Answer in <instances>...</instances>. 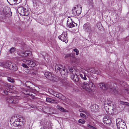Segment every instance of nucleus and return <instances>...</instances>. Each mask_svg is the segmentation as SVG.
<instances>
[{
  "label": "nucleus",
  "instance_id": "1",
  "mask_svg": "<svg viewBox=\"0 0 129 129\" xmlns=\"http://www.w3.org/2000/svg\"><path fill=\"white\" fill-rule=\"evenodd\" d=\"M20 55V56L16 57L17 60L19 61L22 60L31 67H33L35 66V63L34 61L27 60L26 59L27 56H31V53L30 51L27 50L24 52H21Z\"/></svg>",
  "mask_w": 129,
  "mask_h": 129
},
{
  "label": "nucleus",
  "instance_id": "2",
  "mask_svg": "<svg viewBox=\"0 0 129 129\" xmlns=\"http://www.w3.org/2000/svg\"><path fill=\"white\" fill-rule=\"evenodd\" d=\"M98 86L100 88L104 90L109 89H110L111 91H112L113 94H116L118 93V91L116 88L113 87L112 85H108L107 84H105L104 83H100Z\"/></svg>",
  "mask_w": 129,
  "mask_h": 129
},
{
  "label": "nucleus",
  "instance_id": "3",
  "mask_svg": "<svg viewBox=\"0 0 129 129\" xmlns=\"http://www.w3.org/2000/svg\"><path fill=\"white\" fill-rule=\"evenodd\" d=\"M55 69L56 72L59 71L61 75H65L68 73L67 69L64 68L62 65H56L55 67Z\"/></svg>",
  "mask_w": 129,
  "mask_h": 129
},
{
  "label": "nucleus",
  "instance_id": "4",
  "mask_svg": "<svg viewBox=\"0 0 129 129\" xmlns=\"http://www.w3.org/2000/svg\"><path fill=\"white\" fill-rule=\"evenodd\" d=\"M44 75L45 77L50 81H56L57 80V77L50 72H45Z\"/></svg>",
  "mask_w": 129,
  "mask_h": 129
},
{
  "label": "nucleus",
  "instance_id": "5",
  "mask_svg": "<svg viewBox=\"0 0 129 129\" xmlns=\"http://www.w3.org/2000/svg\"><path fill=\"white\" fill-rule=\"evenodd\" d=\"M67 31H64L62 34L59 36L58 38L63 42H65L66 43H67L68 42L67 40Z\"/></svg>",
  "mask_w": 129,
  "mask_h": 129
},
{
  "label": "nucleus",
  "instance_id": "6",
  "mask_svg": "<svg viewBox=\"0 0 129 129\" xmlns=\"http://www.w3.org/2000/svg\"><path fill=\"white\" fill-rule=\"evenodd\" d=\"M116 124L117 129H119L121 127H123L126 126L125 122L122 119H118L116 120Z\"/></svg>",
  "mask_w": 129,
  "mask_h": 129
},
{
  "label": "nucleus",
  "instance_id": "7",
  "mask_svg": "<svg viewBox=\"0 0 129 129\" xmlns=\"http://www.w3.org/2000/svg\"><path fill=\"white\" fill-rule=\"evenodd\" d=\"M7 102L9 103L15 104L17 103L18 102V97L15 96H10L8 97L6 100Z\"/></svg>",
  "mask_w": 129,
  "mask_h": 129
},
{
  "label": "nucleus",
  "instance_id": "8",
  "mask_svg": "<svg viewBox=\"0 0 129 129\" xmlns=\"http://www.w3.org/2000/svg\"><path fill=\"white\" fill-rule=\"evenodd\" d=\"M24 122V120L23 117H21L15 120L13 124L15 126H21L23 125Z\"/></svg>",
  "mask_w": 129,
  "mask_h": 129
},
{
  "label": "nucleus",
  "instance_id": "9",
  "mask_svg": "<svg viewBox=\"0 0 129 129\" xmlns=\"http://www.w3.org/2000/svg\"><path fill=\"white\" fill-rule=\"evenodd\" d=\"M5 87H2L4 92L6 94H9V93H11V86L8 84H5Z\"/></svg>",
  "mask_w": 129,
  "mask_h": 129
},
{
  "label": "nucleus",
  "instance_id": "10",
  "mask_svg": "<svg viewBox=\"0 0 129 129\" xmlns=\"http://www.w3.org/2000/svg\"><path fill=\"white\" fill-rule=\"evenodd\" d=\"M83 29L85 32L90 34L92 31V29L91 25L90 23H87L83 25Z\"/></svg>",
  "mask_w": 129,
  "mask_h": 129
},
{
  "label": "nucleus",
  "instance_id": "11",
  "mask_svg": "<svg viewBox=\"0 0 129 129\" xmlns=\"http://www.w3.org/2000/svg\"><path fill=\"white\" fill-rule=\"evenodd\" d=\"M25 10V8L22 7H19L18 9V13L22 15L27 16V15H26V12Z\"/></svg>",
  "mask_w": 129,
  "mask_h": 129
},
{
  "label": "nucleus",
  "instance_id": "12",
  "mask_svg": "<svg viewBox=\"0 0 129 129\" xmlns=\"http://www.w3.org/2000/svg\"><path fill=\"white\" fill-rule=\"evenodd\" d=\"M82 88L86 91L90 92L91 91L89 84L86 82H84L82 86Z\"/></svg>",
  "mask_w": 129,
  "mask_h": 129
},
{
  "label": "nucleus",
  "instance_id": "13",
  "mask_svg": "<svg viewBox=\"0 0 129 129\" xmlns=\"http://www.w3.org/2000/svg\"><path fill=\"white\" fill-rule=\"evenodd\" d=\"M12 65L11 62H6L2 64V66L3 67L10 69V68Z\"/></svg>",
  "mask_w": 129,
  "mask_h": 129
},
{
  "label": "nucleus",
  "instance_id": "14",
  "mask_svg": "<svg viewBox=\"0 0 129 129\" xmlns=\"http://www.w3.org/2000/svg\"><path fill=\"white\" fill-rule=\"evenodd\" d=\"M71 78L75 82H77L79 80L78 77L76 74H72L71 76Z\"/></svg>",
  "mask_w": 129,
  "mask_h": 129
},
{
  "label": "nucleus",
  "instance_id": "15",
  "mask_svg": "<svg viewBox=\"0 0 129 129\" xmlns=\"http://www.w3.org/2000/svg\"><path fill=\"white\" fill-rule=\"evenodd\" d=\"M89 70L92 73H95L98 75H100L101 73L100 71L98 69H95L94 68L89 69Z\"/></svg>",
  "mask_w": 129,
  "mask_h": 129
},
{
  "label": "nucleus",
  "instance_id": "16",
  "mask_svg": "<svg viewBox=\"0 0 129 129\" xmlns=\"http://www.w3.org/2000/svg\"><path fill=\"white\" fill-rule=\"evenodd\" d=\"M68 57H70L71 61L73 62L75 60V55L72 54H66L65 56V58H66Z\"/></svg>",
  "mask_w": 129,
  "mask_h": 129
},
{
  "label": "nucleus",
  "instance_id": "17",
  "mask_svg": "<svg viewBox=\"0 0 129 129\" xmlns=\"http://www.w3.org/2000/svg\"><path fill=\"white\" fill-rule=\"evenodd\" d=\"M107 105L110 106H111L112 105L113 106V103L111 100L108 99L107 101H105L104 103L105 107H107Z\"/></svg>",
  "mask_w": 129,
  "mask_h": 129
},
{
  "label": "nucleus",
  "instance_id": "18",
  "mask_svg": "<svg viewBox=\"0 0 129 129\" xmlns=\"http://www.w3.org/2000/svg\"><path fill=\"white\" fill-rule=\"evenodd\" d=\"M98 105H93L91 107V110L95 112L98 111Z\"/></svg>",
  "mask_w": 129,
  "mask_h": 129
},
{
  "label": "nucleus",
  "instance_id": "19",
  "mask_svg": "<svg viewBox=\"0 0 129 129\" xmlns=\"http://www.w3.org/2000/svg\"><path fill=\"white\" fill-rule=\"evenodd\" d=\"M10 9L8 7H5L4 8L3 12L5 14H8L10 12Z\"/></svg>",
  "mask_w": 129,
  "mask_h": 129
},
{
  "label": "nucleus",
  "instance_id": "20",
  "mask_svg": "<svg viewBox=\"0 0 129 129\" xmlns=\"http://www.w3.org/2000/svg\"><path fill=\"white\" fill-rule=\"evenodd\" d=\"M103 121L104 123L110 124L111 122V120L109 118H105L103 119Z\"/></svg>",
  "mask_w": 129,
  "mask_h": 129
},
{
  "label": "nucleus",
  "instance_id": "21",
  "mask_svg": "<svg viewBox=\"0 0 129 129\" xmlns=\"http://www.w3.org/2000/svg\"><path fill=\"white\" fill-rule=\"evenodd\" d=\"M25 86L28 88H30L31 89L34 90L33 88H32V87H31V86L32 85V84L30 82L27 81L25 83Z\"/></svg>",
  "mask_w": 129,
  "mask_h": 129
},
{
  "label": "nucleus",
  "instance_id": "22",
  "mask_svg": "<svg viewBox=\"0 0 129 129\" xmlns=\"http://www.w3.org/2000/svg\"><path fill=\"white\" fill-rule=\"evenodd\" d=\"M56 107L58 109L60 110L61 112H68L67 110L59 105H57Z\"/></svg>",
  "mask_w": 129,
  "mask_h": 129
},
{
  "label": "nucleus",
  "instance_id": "23",
  "mask_svg": "<svg viewBox=\"0 0 129 129\" xmlns=\"http://www.w3.org/2000/svg\"><path fill=\"white\" fill-rule=\"evenodd\" d=\"M67 25L68 27L70 28H72L75 26H77V24L73 22L72 23H68V24H67Z\"/></svg>",
  "mask_w": 129,
  "mask_h": 129
},
{
  "label": "nucleus",
  "instance_id": "24",
  "mask_svg": "<svg viewBox=\"0 0 129 129\" xmlns=\"http://www.w3.org/2000/svg\"><path fill=\"white\" fill-rule=\"evenodd\" d=\"M80 76L81 78L84 80H86L87 79L86 76V75L84 73H83L82 74H80Z\"/></svg>",
  "mask_w": 129,
  "mask_h": 129
},
{
  "label": "nucleus",
  "instance_id": "25",
  "mask_svg": "<svg viewBox=\"0 0 129 129\" xmlns=\"http://www.w3.org/2000/svg\"><path fill=\"white\" fill-rule=\"evenodd\" d=\"M10 69L14 71H16L17 70V67L15 64H13L10 68Z\"/></svg>",
  "mask_w": 129,
  "mask_h": 129
},
{
  "label": "nucleus",
  "instance_id": "26",
  "mask_svg": "<svg viewBox=\"0 0 129 129\" xmlns=\"http://www.w3.org/2000/svg\"><path fill=\"white\" fill-rule=\"evenodd\" d=\"M46 101L47 102L49 103H53L54 101H55L52 98H46Z\"/></svg>",
  "mask_w": 129,
  "mask_h": 129
},
{
  "label": "nucleus",
  "instance_id": "27",
  "mask_svg": "<svg viewBox=\"0 0 129 129\" xmlns=\"http://www.w3.org/2000/svg\"><path fill=\"white\" fill-rule=\"evenodd\" d=\"M76 7H74L73 9L72 10V12L73 15L77 16V10H76Z\"/></svg>",
  "mask_w": 129,
  "mask_h": 129
},
{
  "label": "nucleus",
  "instance_id": "28",
  "mask_svg": "<svg viewBox=\"0 0 129 129\" xmlns=\"http://www.w3.org/2000/svg\"><path fill=\"white\" fill-rule=\"evenodd\" d=\"M9 3L8 2V3L9 4L12 5H13L15 4L16 3V2L17 0H9Z\"/></svg>",
  "mask_w": 129,
  "mask_h": 129
},
{
  "label": "nucleus",
  "instance_id": "29",
  "mask_svg": "<svg viewBox=\"0 0 129 129\" xmlns=\"http://www.w3.org/2000/svg\"><path fill=\"white\" fill-rule=\"evenodd\" d=\"M8 81L11 83H13L15 82L13 78L10 77L8 78Z\"/></svg>",
  "mask_w": 129,
  "mask_h": 129
},
{
  "label": "nucleus",
  "instance_id": "30",
  "mask_svg": "<svg viewBox=\"0 0 129 129\" xmlns=\"http://www.w3.org/2000/svg\"><path fill=\"white\" fill-rule=\"evenodd\" d=\"M89 85L90 87H91L92 88H94L95 87L94 84L90 81L89 82Z\"/></svg>",
  "mask_w": 129,
  "mask_h": 129
},
{
  "label": "nucleus",
  "instance_id": "31",
  "mask_svg": "<svg viewBox=\"0 0 129 129\" xmlns=\"http://www.w3.org/2000/svg\"><path fill=\"white\" fill-rule=\"evenodd\" d=\"M63 96L62 94L58 92V94H57V95L56 96L57 98L61 99L62 98Z\"/></svg>",
  "mask_w": 129,
  "mask_h": 129
},
{
  "label": "nucleus",
  "instance_id": "32",
  "mask_svg": "<svg viewBox=\"0 0 129 129\" xmlns=\"http://www.w3.org/2000/svg\"><path fill=\"white\" fill-rule=\"evenodd\" d=\"M81 9H79L78 10H77V16L79 15H80L81 13Z\"/></svg>",
  "mask_w": 129,
  "mask_h": 129
},
{
  "label": "nucleus",
  "instance_id": "33",
  "mask_svg": "<svg viewBox=\"0 0 129 129\" xmlns=\"http://www.w3.org/2000/svg\"><path fill=\"white\" fill-rule=\"evenodd\" d=\"M78 122L82 124H84L85 123V121L84 119H80L78 120Z\"/></svg>",
  "mask_w": 129,
  "mask_h": 129
},
{
  "label": "nucleus",
  "instance_id": "34",
  "mask_svg": "<svg viewBox=\"0 0 129 129\" xmlns=\"http://www.w3.org/2000/svg\"><path fill=\"white\" fill-rule=\"evenodd\" d=\"M15 50V48L14 47H12L10 50V52L11 53H12L14 52Z\"/></svg>",
  "mask_w": 129,
  "mask_h": 129
},
{
  "label": "nucleus",
  "instance_id": "35",
  "mask_svg": "<svg viewBox=\"0 0 129 129\" xmlns=\"http://www.w3.org/2000/svg\"><path fill=\"white\" fill-rule=\"evenodd\" d=\"M73 21L71 18L70 17L68 18V20L67 21V24H68L69 23H73Z\"/></svg>",
  "mask_w": 129,
  "mask_h": 129
},
{
  "label": "nucleus",
  "instance_id": "36",
  "mask_svg": "<svg viewBox=\"0 0 129 129\" xmlns=\"http://www.w3.org/2000/svg\"><path fill=\"white\" fill-rule=\"evenodd\" d=\"M87 126L88 127L91 129H99L98 128H96L95 127L91 125H90L88 124L87 125Z\"/></svg>",
  "mask_w": 129,
  "mask_h": 129
},
{
  "label": "nucleus",
  "instance_id": "37",
  "mask_svg": "<svg viewBox=\"0 0 129 129\" xmlns=\"http://www.w3.org/2000/svg\"><path fill=\"white\" fill-rule=\"evenodd\" d=\"M27 95L30 96H35V93L30 91L29 93H27Z\"/></svg>",
  "mask_w": 129,
  "mask_h": 129
},
{
  "label": "nucleus",
  "instance_id": "38",
  "mask_svg": "<svg viewBox=\"0 0 129 129\" xmlns=\"http://www.w3.org/2000/svg\"><path fill=\"white\" fill-rule=\"evenodd\" d=\"M96 79L95 78H94L93 79H91L89 81L94 84L95 83H96Z\"/></svg>",
  "mask_w": 129,
  "mask_h": 129
},
{
  "label": "nucleus",
  "instance_id": "39",
  "mask_svg": "<svg viewBox=\"0 0 129 129\" xmlns=\"http://www.w3.org/2000/svg\"><path fill=\"white\" fill-rule=\"evenodd\" d=\"M73 51H74L76 52V55H77L79 54V51L77 49H74Z\"/></svg>",
  "mask_w": 129,
  "mask_h": 129
},
{
  "label": "nucleus",
  "instance_id": "40",
  "mask_svg": "<svg viewBox=\"0 0 129 129\" xmlns=\"http://www.w3.org/2000/svg\"><path fill=\"white\" fill-rule=\"evenodd\" d=\"M30 91L29 90H25L24 91V92L25 94L27 95V93H29Z\"/></svg>",
  "mask_w": 129,
  "mask_h": 129
},
{
  "label": "nucleus",
  "instance_id": "41",
  "mask_svg": "<svg viewBox=\"0 0 129 129\" xmlns=\"http://www.w3.org/2000/svg\"><path fill=\"white\" fill-rule=\"evenodd\" d=\"M51 93L54 96H56L57 94H58V92H52V93Z\"/></svg>",
  "mask_w": 129,
  "mask_h": 129
},
{
  "label": "nucleus",
  "instance_id": "42",
  "mask_svg": "<svg viewBox=\"0 0 129 129\" xmlns=\"http://www.w3.org/2000/svg\"><path fill=\"white\" fill-rule=\"evenodd\" d=\"M120 104H123V105L125 104V105H128L129 104H128V103L127 104V103L126 102H125L122 101H120Z\"/></svg>",
  "mask_w": 129,
  "mask_h": 129
},
{
  "label": "nucleus",
  "instance_id": "43",
  "mask_svg": "<svg viewBox=\"0 0 129 129\" xmlns=\"http://www.w3.org/2000/svg\"><path fill=\"white\" fill-rule=\"evenodd\" d=\"M97 26L98 28H100L102 26V24L100 23H98L97 24Z\"/></svg>",
  "mask_w": 129,
  "mask_h": 129
},
{
  "label": "nucleus",
  "instance_id": "44",
  "mask_svg": "<svg viewBox=\"0 0 129 129\" xmlns=\"http://www.w3.org/2000/svg\"><path fill=\"white\" fill-rule=\"evenodd\" d=\"M89 4L91 7H93V3L92 1H91L89 2Z\"/></svg>",
  "mask_w": 129,
  "mask_h": 129
},
{
  "label": "nucleus",
  "instance_id": "45",
  "mask_svg": "<svg viewBox=\"0 0 129 129\" xmlns=\"http://www.w3.org/2000/svg\"><path fill=\"white\" fill-rule=\"evenodd\" d=\"M120 84L122 86H124V85L125 84V82L123 81H120Z\"/></svg>",
  "mask_w": 129,
  "mask_h": 129
},
{
  "label": "nucleus",
  "instance_id": "46",
  "mask_svg": "<svg viewBox=\"0 0 129 129\" xmlns=\"http://www.w3.org/2000/svg\"><path fill=\"white\" fill-rule=\"evenodd\" d=\"M69 71L71 73H72L73 71V69L69 67Z\"/></svg>",
  "mask_w": 129,
  "mask_h": 129
},
{
  "label": "nucleus",
  "instance_id": "47",
  "mask_svg": "<svg viewBox=\"0 0 129 129\" xmlns=\"http://www.w3.org/2000/svg\"><path fill=\"white\" fill-rule=\"evenodd\" d=\"M80 116L81 117H82L84 118H85V115L84 114L82 113H81L80 114Z\"/></svg>",
  "mask_w": 129,
  "mask_h": 129
},
{
  "label": "nucleus",
  "instance_id": "48",
  "mask_svg": "<svg viewBox=\"0 0 129 129\" xmlns=\"http://www.w3.org/2000/svg\"><path fill=\"white\" fill-rule=\"evenodd\" d=\"M22 66L24 68H28L26 64L24 63H22Z\"/></svg>",
  "mask_w": 129,
  "mask_h": 129
},
{
  "label": "nucleus",
  "instance_id": "49",
  "mask_svg": "<svg viewBox=\"0 0 129 129\" xmlns=\"http://www.w3.org/2000/svg\"><path fill=\"white\" fill-rule=\"evenodd\" d=\"M30 106L31 107L34 108H37V106H36L34 105H31Z\"/></svg>",
  "mask_w": 129,
  "mask_h": 129
},
{
  "label": "nucleus",
  "instance_id": "50",
  "mask_svg": "<svg viewBox=\"0 0 129 129\" xmlns=\"http://www.w3.org/2000/svg\"><path fill=\"white\" fill-rule=\"evenodd\" d=\"M17 75H19V74H20L21 73V72L19 71H18V72H17Z\"/></svg>",
  "mask_w": 129,
  "mask_h": 129
},
{
  "label": "nucleus",
  "instance_id": "51",
  "mask_svg": "<svg viewBox=\"0 0 129 129\" xmlns=\"http://www.w3.org/2000/svg\"><path fill=\"white\" fill-rule=\"evenodd\" d=\"M79 111L80 112H83V109H80L79 110Z\"/></svg>",
  "mask_w": 129,
  "mask_h": 129
},
{
  "label": "nucleus",
  "instance_id": "52",
  "mask_svg": "<svg viewBox=\"0 0 129 129\" xmlns=\"http://www.w3.org/2000/svg\"><path fill=\"white\" fill-rule=\"evenodd\" d=\"M40 129H45V128L43 127V128L41 127V128Z\"/></svg>",
  "mask_w": 129,
  "mask_h": 129
},
{
  "label": "nucleus",
  "instance_id": "53",
  "mask_svg": "<svg viewBox=\"0 0 129 129\" xmlns=\"http://www.w3.org/2000/svg\"><path fill=\"white\" fill-rule=\"evenodd\" d=\"M114 109H115L114 108L113 109H112V110H114Z\"/></svg>",
  "mask_w": 129,
  "mask_h": 129
},
{
  "label": "nucleus",
  "instance_id": "54",
  "mask_svg": "<svg viewBox=\"0 0 129 129\" xmlns=\"http://www.w3.org/2000/svg\"><path fill=\"white\" fill-rule=\"evenodd\" d=\"M120 30H121V31H122L121 30H120Z\"/></svg>",
  "mask_w": 129,
  "mask_h": 129
}]
</instances>
